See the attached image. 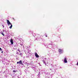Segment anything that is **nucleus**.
Here are the masks:
<instances>
[{"mask_svg":"<svg viewBox=\"0 0 78 78\" xmlns=\"http://www.w3.org/2000/svg\"><path fill=\"white\" fill-rule=\"evenodd\" d=\"M7 23L8 24V26H9L10 25H11V26L9 27V28L11 29L12 27V24H11L9 20H7Z\"/></svg>","mask_w":78,"mask_h":78,"instance_id":"obj_1","label":"nucleus"},{"mask_svg":"<svg viewBox=\"0 0 78 78\" xmlns=\"http://www.w3.org/2000/svg\"><path fill=\"white\" fill-rule=\"evenodd\" d=\"M67 58L66 57H65L64 58V62L65 63H67Z\"/></svg>","mask_w":78,"mask_h":78,"instance_id":"obj_2","label":"nucleus"},{"mask_svg":"<svg viewBox=\"0 0 78 78\" xmlns=\"http://www.w3.org/2000/svg\"><path fill=\"white\" fill-rule=\"evenodd\" d=\"M10 42L12 45L13 44H14V42H13V40L12 38L10 39Z\"/></svg>","mask_w":78,"mask_h":78,"instance_id":"obj_3","label":"nucleus"},{"mask_svg":"<svg viewBox=\"0 0 78 78\" xmlns=\"http://www.w3.org/2000/svg\"><path fill=\"white\" fill-rule=\"evenodd\" d=\"M35 55L36 58H39V55H37V54L36 52H35Z\"/></svg>","mask_w":78,"mask_h":78,"instance_id":"obj_4","label":"nucleus"},{"mask_svg":"<svg viewBox=\"0 0 78 78\" xmlns=\"http://www.w3.org/2000/svg\"><path fill=\"white\" fill-rule=\"evenodd\" d=\"M58 51L60 53H62V52L63 51L61 49H59L58 50Z\"/></svg>","mask_w":78,"mask_h":78,"instance_id":"obj_5","label":"nucleus"},{"mask_svg":"<svg viewBox=\"0 0 78 78\" xmlns=\"http://www.w3.org/2000/svg\"><path fill=\"white\" fill-rule=\"evenodd\" d=\"M19 63L20 64H21V65H22V60H20L19 62Z\"/></svg>","mask_w":78,"mask_h":78,"instance_id":"obj_6","label":"nucleus"},{"mask_svg":"<svg viewBox=\"0 0 78 78\" xmlns=\"http://www.w3.org/2000/svg\"><path fill=\"white\" fill-rule=\"evenodd\" d=\"M1 34H2V35H3V36H5V34H3V32H1Z\"/></svg>","mask_w":78,"mask_h":78,"instance_id":"obj_7","label":"nucleus"},{"mask_svg":"<svg viewBox=\"0 0 78 78\" xmlns=\"http://www.w3.org/2000/svg\"><path fill=\"white\" fill-rule=\"evenodd\" d=\"M16 72H17V71L13 70V72L16 73Z\"/></svg>","mask_w":78,"mask_h":78,"instance_id":"obj_8","label":"nucleus"},{"mask_svg":"<svg viewBox=\"0 0 78 78\" xmlns=\"http://www.w3.org/2000/svg\"><path fill=\"white\" fill-rule=\"evenodd\" d=\"M12 19H13V20H15V19L14 18H12Z\"/></svg>","mask_w":78,"mask_h":78,"instance_id":"obj_9","label":"nucleus"},{"mask_svg":"<svg viewBox=\"0 0 78 78\" xmlns=\"http://www.w3.org/2000/svg\"><path fill=\"white\" fill-rule=\"evenodd\" d=\"M44 64H45V65L46 66V63L45 62H44Z\"/></svg>","mask_w":78,"mask_h":78,"instance_id":"obj_10","label":"nucleus"},{"mask_svg":"<svg viewBox=\"0 0 78 78\" xmlns=\"http://www.w3.org/2000/svg\"><path fill=\"white\" fill-rule=\"evenodd\" d=\"M0 51H2V49L1 48H0Z\"/></svg>","mask_w":78,"mask_h":78,"instance_id":"obj_11","label":"nucleus"},{"mask_svg":"<svg viewBox=\"0 0 78 78\" xmlns=\"http://www.w3.org/2000/svg\"><path fill=\"white\" fill-rule=\"evenodd\" d=\"M19 62H17V64H19Z\"/></svg>","mask_w":78,"mask_h":78,"instance_id":"obj_12","label":"nucleus"},{"mask_svg":"<svg viewBox=\"0 0 78 78\" xmlns=\"http://www.w3.org/2000/svg\"><path fill=\"white\" fill-rule=\"evenodd\" d=\"M1 53H3V51H2L1 52Z\"/></svg>","mask_w":78,"mask_h":78,"instance_id":"obj_13","label":"nucleus"},{"mask_svg":"<svg viewBox=\"0 0 78 78\" xmlns=\"http://www.w3.org/2000/svg\"><path fill=\"white\" fill-rule=\"evenodd\" d=\"M2 26H3V28H4V26H3V25H2Z\"/></svg>","mask_w":78,"mask_h":78,"instance_id":"obj_14","label":"nucleus"},{"mask_svg":"<svg viewBox=\"0 0 78 78\" xmlns=\"http://www.w3.org/2000/svg\"><path fill=\"white\" fill-rule=\"evenodd\" d=\"M45 36H46V37H47V35H45Z\"/></svg>","mask_w":78,"mask_h":78,"instance_id":"obj_15","label":"nucleus"},{"mask_svg":"<svg viewBox=\"0 0 78 78\" xmlns=\"http://www.w3.org/2000/svg\"><path fill=\"white\" fill-rule=\"evenodd\" d=\"M19 52H20V51H19Z\"/></svg>","mask_w":78,"mask_h":78,"instance_id":"obj_16","label":"nucleus"},{"mask_svg":"<svg viewBox=\"0 0 78 78\" xmlns=\"http://www.w3.org/2000/svg\"><path fill=\"white\" fill-rule=\"evenodd\" d=\"M18 51H20V50H18Z\"/></svg>","mask_w":78,"mask_h":78,"instance_id":"obj_17","label":"nucleus"}]
</instances>
